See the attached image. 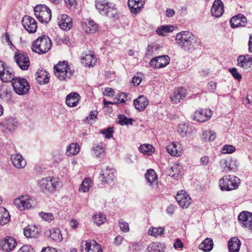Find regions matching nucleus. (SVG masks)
<instances>
[{
    "label": "nucleus",
    "instance_id": "obj_50",
    "mask_svg": "<svg viewBox=\"0 0 252 252\" xmlns=\"http://www.w3.org/2000/svg\"><path fill=\"white\" fill-rule=\"evenodd\" d=\"M173 27L168 25H163L157 28L156 32L158 34L164 36L166 33L172 31Z\"/></svg>",
    "mask_w": 252,
    "mask_h": 252
},
{
    "label": "nucleus",
    "instance_id": "obj_61",
    "mask_svg": "<svg viewBox=\"0 0 252 252\" xmlns=\"http://www.w3.org/2000/svg\"><path fill=\"white\" fill-rule=\"evenodd\" d=\"M17 252H34V251L30 246L25 245L22 247Z\"/></svg>",
    "mask_w": 252,
    "mask_h": 252
},
{
    "label": "nucleus",
    "instance_id": "obj_49",
    "mask_svg": "<svg viewBox=\"0 0 252 252\" xmlns=\"http://www.w3.org/2000/svg\"><path fill=\"white\" fill-rule=\"evenodd\" d=\"M216 138V134L213 131H205L203 133L202 139L205 141H213Z\"/></svg>",
    "mask_w": 252,
    "mask_h": 252
},
{
    "label": "nucleus",
    "instance_id": "obj_9",
    "mask_svg": "<svg viewBox=\"0 0 252 252\" xmlns=\"http://www.w3.org/2000/svg\"><path fill=\"white\" fill-rule=\"evenodd\" d=\"M33 200L28 195L21 196L13 201L14 205L20 210L29 209L33 205Z\"/></svg>",
    "mask_w": 252,
    "mask_h": 252
},
{
    "label": "nucleus",
    "instance_id": "obj_35",
    "mask_svg": "<svg viewBox=\"0 0 252 252\" xmlns=\"http://www.w3.org/2000/svg\"><path fill=\"white\" fill-rule=\"evenodd\" d=\"M36 79L40 84H45L49 82V73L45 70H38L36 74Z\"/></svg>",
    "mask_w": 252,
    "mask_h": 252
},
{
    "label": "nucleus",
    "instance_id": "obj_28",
    "mask_svg": "<svg viewBox=\"0 0 252 252\" xmlns=\"http://www.w3.org/2000/svg\"><path fill=\"white\" fill-rule=\"evenodd\" d=\"M222 167L225 171H235L238 165V163L236 159H230L229 160H223L221 161Z\"/></svg>",
    "mask_w": 252,
    "mask_h": 252
},
{
    "label": "nucleus",
    "instance_id": "obj_44",
    "mask_svg": "<svg viewBox=\"0 0 252 252\" xmlns=\"http://www.w3.org/2000/svg\"><path fill=\"white\" fill-rule=\"evenodd\" d=\"M164 228L162 227H150L148 231V234L151 236L158 237L164 234Z\"/></svg>",
    "mask_w": 252,
    "mask_h": 252
},
{
    "label": "nucleus",
    "instance_id": "obj_30",
    "mask_svg": "<svg viewBox=\"0 0 252 252\" xmlns=\"http://www.w3.org/2000/svg\"><path fill=\"white\" fill-rule=\"evenodd\" d=\"M166 150L170 155L176 157L180 156L183 152L179 143H172L166 147Z\"/></svg>",
    "mask_w": 252,
    "mask_h": 252
},
{
    "label": "nucleus",
    "instance_id": "obj_47",
    "mask_svg": "<svg viewBox=\"0 0 252 252\" xmlns=\"http://www.w3.org/2000/svg\"><path fill=\"white\" fill-rule=\"evenodd\" d=\"M94 154L96 157H99L105 151V145L104 143H100L93 148Z\"/></svg>",
    "mask_w": 252,
    "mask_h": 252
},
{
    "label": "nucleus",
    "instance_id": "obj_45",
    "mask_svg": "<svg viewBox=\"0 0 252 252\" xmlns=\"http://www.w3.org/2000/svg\"><path fill=\"white\" fill-rule=\"evenodd\" d=\"M80 150L79 145L76 143H72L67 148L66 154L68 156L77 155Z\"/></svg>",
    "mask_w": 252,
    "mask_h": 252
},
{
    "label": "nucleus",
    "instance_id": "obj_41",
    "mask_svg": "<svg viewBox=\"0 0 252 252\" xmlns=\"http://www.w3.org/2000/svg\"><path fill=\"white\" fill-rule=\"evenodd\" d=\"M127 94L125 93H121L117 97L115 98L117 99V102H110L106 99H103V104L105 107H108V104H118L119 103H125V98L126 97Z\"/></svg>",
    "mask_w": 252,
    "mask_h": 252
},
{
    "label": "nucleus",
    "instance_id": "obj_23",
    "mask_svg": "<svg viewBox=\"0 0 252 252\" xmlns=\"http://www.w3.org/2000/svg\"><path fill=\"white\" fill-rule=\"evenodd\" d=\"M15 78L12 69L8 65L4 68L1 74H0V79L3 82H12L15 80Z\"/></svg>",
    "mask_w": 252,
    "mask_h": 252
},
{
    "label": "nucleus",
    "instance_id": "obj_32",
    "mask_svg": "<svg viewBox=\"0 0 252 252\" xmlns=\"http://www.w3.org/2000/svg\"><path fill=\"white\" fill-rule=\"evenodd\" d=\"M145 176L150 186H154L158 184V176L154 169L147 170Z\"/></svg>",
    "mask_w": 252,
    "mask_h": 252
},
{
    "label": "nucleus",
    "instance_id": "obj_27",
    "mask_svg": "<svg viewBox=\"0 0 252 252\" xmlns=\"http://www.w3.org/2000/svg\"><path fill=\"white\" fill-rule=\"evenodd\" d=\"M186 96V91L183 88H178L175 90L170 98L174 103L180 102L181 100Z\"/></svg>",
    "mask_w": 252,
    "mask_h": 252
},
{
    "label": "nucleus",
    "instance_id": "obj_8",
    "mask_svg": "<svg viewBox=\"0 0 252 252\" xmlns=\"http://www.w3.org/2000/svg\"><path fill=\"white\" fill-rule=\"evenodd\" d=\"M11 84L15 92L19 95L28 93L30 88L28 81L23 78L15 77Z\"/></svg>",
    "mask_w": 252,
    "mask_h": 252
},
{
    "label": "nucleus",
    "instance_id": "obj_21",
    "mask_svg": "<svg viewBox=\"0 0 252 252\" xmlns=\"http://www.w3.org/2000/svg\"><path fill=\"white\" fill-rule=\"evenodd\" d=\"M247 22V18L243 14H238L234 16L230 20V25L232 28L244 27Z\"/></svg>",
    "mask_w": 252,
    "mask_h": 252
},
{
    "label": "nucleus",
    "instance_id": "obj_57",
    "mask_svg": "<svg viewBox=\"0 0 252 252\" xmlns=\"http://www.w3.org/2000/svg\"><path fill=\"white\" fill-rule=\"evenodd\" d=\"M0 96L1 98L5 99L6 101H10L12 99L11 92L7 89L3 91Z\"/></svg>",
    "mask_w": 252,
    "mask_h": 252
},
{
    "label": "nucleus",
    "instance_id": "obj_62",
    "mask_svg": "<svg viewBox=\"0 0 252 252\" xmlns=\"http://www.w3.org/2000/svg\"><path fill=\"white\" fill-rule=\"evenodd\" d=\"M142 81V78L141 77L134 76L132 79L131 83L134 86H138L139 85Z\"/></svg>",
    "mask_w": 252,
    "mask_h": 252
},
{
    "label": "nucleus",
    "instance_id": "obj_12",
    "mask_svg": "<svg viewBox=\"0 0 252 252\" xmlns=\"http://www.w3.org/2000/svg\"><path fill=\"white\" fill-rule=\"evenodd\" d=\"M170 63L167 55H162L153 58L150 62V65L155 68H161L167 66Z\"/></svg>",
    "mask_w": 252,
    "mask_h": 252
},
{
    "label": "nucleus",
    "instance_id": "obj_2",
    "mask_svg": "<svg viewBox=\"0 0 252 252\" xmlns=\"http://www.w3.org/2000/svg\"><path fill=\"white\" fill-rule=\"evenodd\" d=\"M54 72L56 77L61 81L70 79L74 74V71L71 70L65 61L59 62L54 66Z\"/></svg>",
    "mask_w": 252,
    "mask_h": 252
},
{
    "label": "nucleus",
    "instance_id": "obj_31",
    "mask_svg": "<svg viewBox=\"0 0 252 252\" xmlns=\"http://www.w3.org/2000/svg\"><path fill=\"white\" fill-rule=\"evenodd\" d=\"M40 230L35 225H28L24 230V234L27 238H36L39 234Z\"/></svg>",
    "mask_w": 252,
    "mask_h": 252
},
{
    "label": "nucleus",
    "instance_id": "obj_18",
    "mask_svg": "<svg viewBox=\"0 0 252 252\" xmlns=\"http://www.w3.org/2000/svg\"><path fill=\"white\" fill-rule=\"evenodd\" d=\"M147 98L141 95L133 100V105L135 108L139 112L144 111L149 104Z\"/></svg>",
    "mask_w": 252,
    "mask_h": 252
},
{
    "label": "nucleus",
    "instance_id": "obj_60",
    "mask_svg": "<svg viewBox=\"0 0 252 252\" xmlns=\"http://www.w3.org/2000/svg\"><path fill=\"white\" fill-rule=\"evenodd\" d=\"M97 114L98 112L96 110H93L91 111L89 116L87 117H86V120H85V121L93 120L96 119L97 118Z\"/></svg>",
    "mask_w": 252,
    "mask_h": 252
},
{
    "label": "nucleus",
    "instance_id": "obj_64",
    "mask_svg": "<svg viewBox=\"0 0 252 252\" xmlns=\"http://www.w3.org/2000/svg\"><path fill=\"white\" fill-rule=\"evenodd\" d=\"M41 252H62L60 250H58L57 249L51 248V247H46L45 248H43Z\"/></svg>",
    "mask_w": 252,
    "mask_h": 252
},
{
    "label": "nucleus",
    "instance_id": "obj_26",
    "mask_svg": "<svg viewBox=\"0 0 252 252\" xmlns=\"http://www.w3.org/2000/svg\"><path fill=\"white\" fill-rule=\"evenodd\" d=\"M80 99V96L77 93H71L66 96L65 102L70 107H75L78 105Z\"/></svg>",
    "mask_w": 252,
    "mask_h": 252
},
{
    "label": "nucleus",
    "instance_id": "obj_6",
    "mask_svg": "<svg viewBox=\"0 0 252 252\" xmlns=\"http://www.w3.org/2000/svg\"><path fill=\"white\" fill-rule=\"evenodd\" d=\"M34 12L37 19L42 23L47 24L51 19V10L45 4L36 5L34 8Z\"/></svg>",
    "mask_w": 252,
    "mask_h": 252
},
{
    "label": "nucleus",
    "instance_id": "obj_15",
    "mask_svg": "<svg viewBox=\"0 0 252 252\" xmlns=\"http://www.w3.org/2000/svg\"><path fill=\"white\" fill-rule=\"evenodd\" d=\"M22 25L29 33H34L37 30V23L32 17L26 15L22 19Z\"/></svg>",
    "mask_w": 252,
    "mask_h": 252
},
{
    "label": "nucleus",
    "instance_id": "obj_39",
    "mask_svg": "<svg viewBox=\"0 0 252 252\" xmlns=\"http://www.w3.org/2000/svg\"><path fill=\"white\" fill-rule=\"evenodd\" d=\"M81 61L85 66H93L96 62L94 55L93 54L86 55L82 58Z\"/></svg>",
    "mask_w": 252,
    "mask_h": 252
},
{
    "label": "nucleus",
    "instance_id": "obj_11",
    "mask_svg": "<svg viewBox=\"0 0 252 252\" xmlns=\"http://www.w3.org/2000/svg\"><path fill=\"white\" fill-rule=\"evenodd\" d=\"M80 252H102L101 246L95 241H83L80 249Z\"/></svg>",
    "mask_w": 252,
    "mask_h": 252
},
{
    "label": "nucleus",
    "instance_id": "obj_55",
    "mask_svg": "<svg viewBox=\"0 0 252 252\" xmlns=\"http://www.w3.org/2000/svg\"><path fill=\"white\" fill-rule=\"evenodd\" d=\"M235 150V147L230 145H225L221 149L222 154H231L234 152Z\"/></svg>",
    "mask_w": 252,
    "mask_h": 252
},
{
    "label": "nucleus",
    "instance_id": "obj_20",
    "mask_svg": "<svg viewBox=\"0 0 252 252\" xmlns=\"http://www.w3.org/2000/svg\"><path fill=\"white\" fill-rule=\"evenodd\" d=\"M144 3V0H128L129 10L134 14H136L141 11Z\"/></svg>",
    "mask_w": 252,
    "mask_h": 252
},
{
    "label": "nucleus",
    "instance_id": "obj_33",
    "mask_svg": "<svg viewBox=\"0 0 252 252\" xmlns=\"http://www.w3.org/2000/svg\"><path fill=\"white\" fill-rule=\"evenodd\" d=\"M165 245L159 242H152L149 244L146 252H164Z\"/></svg>",
    "mask_w": 252,
    "mask_h": 252
},
{
    "label": "nucleus",
    "instance_id": "obj_3",
    "mask_svg": "<svg viewBox=\"0 0 252 252\" xmlns=\"http://www.w3.org/2000/svg\"><path fill=\"white\" fill-rule=\"evenodd\" d=\"M95 7L101 14L114 20L118 19L119 17L117 10L111 3H109L105 1H97L95 3Z\"/></svg>",
    "mask_w": 252,
    "mask_h": 252
},
{
    "label": "nucleus",
    "instance_id": "obj_36",
    "mask_svg": "<svg viewBox=\"0 0 252 252\" xmlns=\"http://www.w3.org/2000/svg\"><path fill=\"white\" fill-rule=\"evenodd\" d=\"M237 62L241 67H250L252 63V56L248 54L239 56L237 59Z\"/></svg>",
    "mask_w": 252,
    "mask_h": 252
},
{
    "label": "nucleus",
    "instance_id": "obj_24",
    "mask_svg": "<svg viewBox=\"0 0 252 252\" xmlns=\"http://www.w3.org/2000/svg\"><path fill=\"white\" fill-rule=\"evenodd\" d=\"M11 160L13 165L17 168H23L26 165V161L20 154L11 155Z\"/></svg>",
    "mask_w": 252,
    "mask_h": 252
},
{
    "label": "nucleus",
    "instance_id": "obj_13",
    "mask_svg": "<svg viewBox=\"0 0 252 252\" xmlns=\"http://www.w3.org/2000/svg\"><path fill=\"white\" fill-rule=\"evenodd\" d=\"M101 181L103 183L110 184L116 177V170L113 168L107 166L101 170L100 174Z\"/></svg>",
    "mask_w": 252,
    "mask_h": 252
},
{
    "label": "nucleus",
    "instance_id": "obj_29",
    "mask_svg": "<svg viewBox=\"0 0 252 252\" xmlns=\"http://www.w3.org/2000/svg\"><path fill=\"white\" fill-rule=\"evenodd\" d=\"M82 27L85 32L94 33L98 29L97 25L92 21L86 20L82 22Z\"/></svg>",
    "mask_w": 252,
    "mask_h": 252
},
{
    "label": "nucleus",
    "instance_id": "obj_59",
    "mask_svg": "<svg viewBox=\"0 0 252 252\" xmlns=\"http://www.w3.org/2000/svg\"><path fill=\"white\" fill-rule=\"evenodd\" d=\"M229 71L234 78V79L240 80L242 78L241 75L238 72L236 68H231L229 69Z\"/></svg>",
    "mask_w": 252,
    "mask_h": 252
},
{
    "label": "nucleus",
    "instance_id": "obj_53",
    "mask_svg": "<svg viewBox=\"0 0 252 252\" xmlns=\"http://www.w3.org/2000/svg\"><path fill=\"white\" fill-rule=\"evenodd\" d=\"M143 248L142 244L138 242H131L128 247L129 250L132 251L133 252H139Z\"/></svg>",
    "mask_w": 252,
    "mask_h": 252
},
{
    "label": "nucleus",
    "instance_id": "obj_1",
    "mask_svg": "<svg viewBox=\"0 0 252 252\" xmlns=\"http://www.w3.org/2000/svg\"><path fill=\"white\" fill-rule=\"evenodd\" d=\"M175 42L183 51L190 53L201 47L200 40L188 31H182L178 33L176 35Z\"/></svg>",
    "mask_w": 252,
    "mask_h": 252
},
{
    "label": "nucleus",
    "instance_id": "obj_7",
    "mask_svg": "<svg viewBox=\"0 0 252 252\" xmlns=\"http://www.w3.org/2000/svg\"><path fill=\"white\" fill-rule=\"evenodd\" d=\"M59 185V178L51 177L43 178L38 182L40 189L44 193L54 191Z\"/></svg>",
    "mask_w": 252,
    "mask_h": 252
},
{
    "label": "nucleus",
    "instance_id": "obj_56",
    "mask_svg": "<svg viewBox=\"0 0 252 252\" xmlns=\"http://www.w3.org/2000/svg\"><path fill=\"white\" fill-rule=\"evenodd\" d=\"M39 216L42 220L49 222L52 220L54 219L53 215L51 213H44L42 212L39 213Z\"/></svg>",
    "mask_w": 252,
    "mask_h": 252
},
{
    "label": "nucleus",
    "instance_id": "obj_58",
    "mask_svg": "<svg viewBox=\"0 0 252 252\" xmlns=\"http://www.w3.org/2000/svg\"><path fill=\"white\" fill-rule=\"evenodd\" d=\"M114 131L112 127H108L106 129L102 130L101 133L104 135L106 138H110L112 137Z\"/></svg>",
    "mask_w": 252,
    "mask_h": 252
},
{
    "label": "nucleus",
    "instance_id": "obj_38",
    "mask_svg": "<svg viewBox=\"0 0 252 252\" xmlns=\"http://www.w3.org/2000/svg\"><path fill=\"white\" fill-rule=\"evenodd\" d=\"M177 132L182 137H187L190 136L192 132V129L189 126V124H183L179 125Z\"/></svg>",
    "mask_w": 252,
    "mask_h": 252
},
{
    "label": "nucleus",
    "instance_id": "obj_52",
    "mask_svg": "<svg viewBox=\"0 0 252 252\" xmlns=\"http://www.w3.org/2000/svg\"><path fill=\"white\" fill-rule=\"evenodd\" d=\"M118 118L119 124L122 126L132 124V122L133 121L131 118H127L125 115H120Z\"/></svg>",
    "mask_w": 252,
    "mask_h": 252
},
{
    "label": "nucleus",
    "instance_id": "obj_48",
    "mask_svg": "<svg viewBox=\"0 0 252 252\" xmlns=\"http://www.w3.org/2000/svg\"><path fill=\"white\" fill-rule=\"evenodd\" d=\"M93 219L94 223L97 225H101L106 221L105 215L101 213L94 215L93 217Z\"/></svg>",
    "mask_w": 252,
    "mask_h": 252
},
{
    "label": "nucleus",
    "instance_id": "obj_43",
    "mask_svg": "<svg viewBox=\"0 0 252 252\" xmlns=\"http://www.w3.org/2000/svg\"><path fill=\"white\" fill-rule=\"evenodd\" d=\"M10 220V215L7 210L3 207H0V225L6 224Z\"/></svg>",
    "mask_w": 252,
    "mask_h": 252
},
{
    "label": "nucleus",
    "instance_id": "obj_37",
    "mask_svg": "<svg viewBox=\"0 0 252 252\" xmlns=\"http://www.w3.org/2000/svg\"><path fill=\"white\" fill-rule=\"evenodd\" d=\"M46 235L57 242H61L63 240L62 235L59 228H52L46 232Z\"/></svg>",
    "mask_w": 252,
    "mask_h": 252
},
{
    "label": "nucleus",
    "instance_id": "obj_14",
    "mask_svg": "<svg viewBox=\"0 0 252 252\" xmlns=\"http://www.w3.org/2000/svg\"><path fill=\"white\" fill-rule=\"evenodd\" d=\"M17 245L16 239L11 236H6L0 241V246L3 251L9 252L13 251Z\"/></svg>",
    "mask_w": 252,
    "mask_h": 252
},
{
    "label": "nucleus",
    "instance_id": "obj_17",
    "mask_svg": "<svg viewBox=\"0 0 252 252\" xmlns=\"http://www.w3.org/2000/svg\"><path fill=\"white\" fill-rule=\"evenodd\" d=\"M175 198L179 205L183 208H188L191 202V198L184 190L178 192Z\"/></svg>",
    "mask_w": 252,
    "mask_h": 252
},
{
    "label": "nucleus",
    "instance_id": "obj_25",
    "mask_svg": "<svg viewBox=\"0 0 252 252\" xmlns=\"http://www.w3.org/2000/svg\"><path fill=\"white\" fill-rule=\"evenodd\" d=\"M59 26L63 30L66 31L69 30L72 27L71 18L66 14L62 15L59 21Z\"/></svg>",
    "mask_w": 252,
    "mask_h": 252
},
{
    "label": "nucleus",
    "instance_id": "obj_16",
    "mask_svg": "<svg viewBox=\"0 0 252 252\" xmlns=\"http://www.w3.org/2000/svg\"><path fill=\"white\" fill-rule=\"evenodd\" d=\"M212 115V111L210 109H202L196 111L193 116V120L203 123L208 121Z\"/></svg>",
    "mask_w": 252,
    "mask_h": 252
},
{
    "label": "nucleus",
    "instance_id": "obj_51",
    "mask_svg": "<svg viewBox=\"0 0 252 252\" xmlns=\"http://www.w3.org/2000/svg\"><path fill=\"white\" fill-rule=\"evenodd\" d=\"M92 182L90 178H86L82 182L79 187V190L83 192H88L90 189Z\"/></svg>",
    "mask_w": 252,
    "mask_h": 252
},
{
    "label": "nucleus",
    "instance_id": "obj_63",
    "mask_svg": "<svg viewBox=\"0 0 252 252\" xmlns=\"http://www.w3.org/2000/svg\"><path fill=\"white\" fill-rule=\"evenodd\" d=\"M123 240L124 238L122 236L120 235L117 236L114 239V244L115 246H119L122 244Z\"/></svg>",
    "mask_w": 252,
    "mask_h": 252
},
{
    "label": "nucleus",
    "instance_id": "obj_22",
    "mask_svg": "<svg viewBox=\"0 0 252 252\" xmlns=\"http://www.w3.org/2000/svg\"><path fill=\"white\" fill-rule=\"evenodd\" d=\"M3 126L9 131H13L18 127V123L15 118L7 117L2 121Z\"/></svg>",
    "mask_w": 252,
    "mask_h": 252
},
{
    "label": "nucleus",
    "instance_id": "obj_46",
    "mask_svg": "<svg viewBox=\"0 0 252 252\" xmlns=\"http://www.w3.org/2000/svg\"><path fill=\"white\" fill-rule=\"evenodd\" d=\"M139 151L147 155H152L155 151L153 146L150 144H143L139 147Z\"/></svg>",
    "mask_w": 252,
    "mask_h": 252
},
{
    "label": "nucleus",
    "instance_id": "obj_42",
    "mask_svg": "<svg viewBox=\"0 0 252 252\" xmlns=\"http://www.w3.org/2000/svg\"><path fill=\"white\" fill-rule=\"evenodd\" d=\"M252 216V214L248 211H243L240 213L238 217V220L241 223V226L244 227L250 219Z\"/></svg>",
    "mask_w": 252,
    "mask_h": 252
},
{
    "label": "nucleus",
    "instance_id": "obj_54",
    "mask_svg": "<svg viewBox=\"0 0 252 252\" xmlns=\"http://www.w3.org/2000/svg\"><path fill=\"white\" fill-rule=\"evenodd\" d=\"M121 230L124 233L128 232L129 231V225L127 222L123 219H120L118 222Z\"/></svg>",
    "mask_w": 252,
    "mask_h": 252
},
{
    "label": "nucleus",
    "instance_id": "obj_4",
    "mask_svg": "<svg viewBox=\"0 0 252 252\" xmlns=\"http://www.w3.org/2000/svg\"><path fill=\"white\" fill-rule=\"evenodd\" d=\"M32 45V51L40 55L47 53L50 49L52 42L47 36L43 35L34 40Z\"/></svg>",
    "mask_w": 252,
    "mask_h": 252
},
{
    "label": "nucleus",
    "instance_id": "obj_40",
    "mask_svg": "<svg viewBox=\"0 0 252 252\" xmlns=\"http://www.w3.org/2000/svg\"><path fill=\"white\" fill-rule=\"evenodd\" d=\"M213 247V242L211 238H206L199 246V248L204 252L211 251Z\"/></svg>",
    "mask_w": 252,
    "mask_h": 252
},
{
    "label": "nucleus",
    "instance_id": "obj_5",
    "mask_svg": "<svg viewBox=\"0 0 252 252\" xmlns=\"http://www.w3.org/2000/svg\"><path fill=\"white\" fill-rule=\"evenodd\" d=\"M220 190L230 191L237 189L240 183V180L235 176H224L219 181Z\"/></svg>",
    "mask_w": 252,
    "mask_h": 252
},
{
    "label": "nucleus",
    "instance_id": "obj_10",
    "mask_svg": "<svg viewBox=\"0 0 252 252\" xmlns=\"http://www.w3.org/2000/svg\"><path fill=\"white\" fill-rule=\"evenodd\" d=\"M14 59L17 64L22 70H27L28 69L30 63L27 54L17 51L15 53Z\"/></svg>",
    "mask_w": 252,
    "mask_h": 252
},
{
    "label": "nucleus",
    "instance_id": "obj_34",
    "mask_svg": "<svg viewBox=\"0 0 252 252\" xmlns=\"http://www.w3.org/2000/svg\"><path fill=\"white\" fill-rule=\"evenodd\" d=\"M241 245V241L237 237L231 238L228 243L229 252H239Z\"/></svg>",
    "mask_w": 252,
    "mask_h": 252
},
{
    "label": "nucleus",
    "instance_id": "obj_19",
    "mask_svg": "<svg viewBox=\"0 0 252 252\" xmlns=\"http://www.w3.org/2000/svg\"><path fill=\"white\" fill-rule=\"evenodd\" d=\"M212 15L218 18L224 12L223 4L221 0H215L211 9Z\"/></svg>",
    "mask_w": 252,
    "mask_h": 252
}]
</instances>
